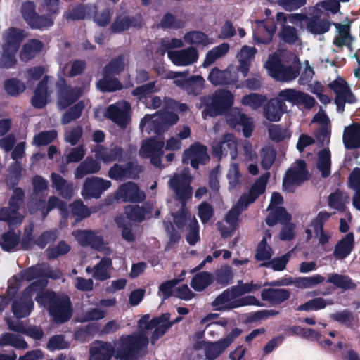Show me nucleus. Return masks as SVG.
<instances>
[{
  "instance_id": "f257e3e1",
  "label": "nucleus",
  "mask_w": 360,
  "mask_h": 360,
  "mask_svg": "<svg viewBox=\"0 0 360 360\" xmlns=\"http://www.w3.org/2000/svg\"><path fill=\"white\" fill-rule=\"evenodd\" d=\"M35 300L40 307L46 308L54 323L63 324L72 316L73 307L70 297L63 292L41 290Z\"/></svg>"
},
{
  "instance_id": "f03ea898",
  "label": "nucleus",
  "mask_w": 360,
  "mask_h": 360,
  "mask_svg": "<svg viewBox=\"0 0 360 360\" xmlns=\"http://www.w3.org/2000/svg\"><path fill=\"white\" fill-rule=\"evenodd\" d=\"M40 7L45 14L39 15L37 13L36 5L33 1H27L22 4V17L31 29L42 30L53 26V15L60 13V0H40Z\"/></svg>"
},
{
  "instance_id": "7ed1b4c3",
  "label": "nucleus",
  "mask_w": 360,
  "mask_h": 360,
  "mask_svg": "<svg viewBox=\"0 0 360 360\" xmlns=\"http://www.w3.org/2000/svg\"><path fill=\"white\" fill-rule=\"evenodd\" d=\"M148 342V338L143 333L122 335L117 341L115 356L119 360H136L137 354Z\"/></svg>"
},
{
  "instance_id": "20e7f679",
  "label": "nucleus",
  "mask_w": 360,
  "mask_h": 360,
  "mask_svg": "<svg viewBox=\"0 0 360 360\" xmlns=\"http://www.w3.org/2000/svg\"><path fill=\"white\" fill-rule=\"evenodd\" d=\"M48 284L46 279L37 280L26 287L20 297L12 303V312L18 319L27 317L34 308L32 297L44 289Z\"/></svg>"
},
{
  "instance_id": "39448f33",
  "label": "nucleus",
  "mask_w": 360,
  "mask_h": 360,
  "mask_svg": "<svg viewBox=\"0 0 360 360\" xmlns=\"http://www.w3.org/2000/svg\"><path fill=\"white\" fill-rule=\"evenodd\" d=\"M234 103L233 94L229 90H218L211 98V102L205 105L202 112L203 117H215L226 114Z\"/></svg>"
},
{
  "instance_id": "423d86ee",
  "label": "nucleus",
  "mask_w": 360,
  "mask_h": 360,
  "mask_svg": "<svg viewBox=\"0 0 360 360\" xmlns=\"http://www.w3.org/2000/svg\"><path fill=\"white\" fill-rule=\"evenodd\" d=\"M242 330L238 328H233L224 338L216 342H198L195 344V348L199 349L204 345L205 354L208 360H214L219 357L230 345L238 338Z\"/></svg>"
},
{
  "instance_id": "0eeeda50",
  "label": "nucleus",
  "mask_w": 360,
  "mask_h": 360,
  "mask_svg": "<svg viewBox=\"0 0 360 360\" xmlns=\"http://www.w3.org/2000/svg\"><path fill=\"white\" fill-rule=\"evenodd\" d=\"M57 105L60 110H65L76 103L83 95L82 87L68 85L65 79L61 77L56 82Z\"/></svg>"
},
{
  "instance_id": "6e6552de",
  "label": "nucleus",
  "mask_w": 360,
  "mask_h": 360,
  "mask_svg": "<svg viewBox=\"0 0 360 360\" xmlns=\"http://www.w3.org/2000/svg\"><path fill=\"white\" fill-rule=\"evenodd\" d=\"M269 75L277 81L290 82L295 79L300 75V68L285 65L280 59L274 58L266 63Z\"/></svg>"
},
{
  "instance_id": "1a4fd4ad",
  "label": "nucleus",
  "mask_w": 360,
  "mask_h": 360,
  "mask_svg": "<svg viewBox=\"0 0 360 360\" xmlns=\"http://www.w3.org/2000/svg\"><path fill=\"white\" fill-rule=\"evenodd\" d=\"M210 160L207 146L200 142L192 143L182 154L183 164H190L195 169H198L200 165H205Z\"/></svg>"
},
{
  "instance_id": "9d476101",
  "label": "nucleus",
  "mask_w": 360,
  "mask_h": 360,
  "mask_svg": "<svg viewBox=\"0 0 360 360\" xmlns=\"http://www.w3.org/2000/svg\"><path fill=\"white\" fill-rule=\"evenodd\" d=\"M224 115L226 122L231 128L238 131L242 128L243 136L245 138L251 136L255 127L251 117L243 113L238 108L229 110Z\"/></svg>"
},
{
  "instance_id": "9b49d317",
  "label": "nucleus",
  "mask_w": 360,
  "mask_h": 360,
  "mask_svg": "<svg viewBox=\"0 0 360 360\" xmlns=\"http://www.w3.org/2000/svg\"><path fill=\"white\" fill-rule=\"evenodd\" d=\"M111 184V181L97 176L88 177L83 184L81 194L84 199H98Z\"/></svg>"
},
{
  "instance_id": "f8f14e48",
  "label": "nucleus",
  "mask_w": 360,
  "mask_h": 360,
  "mask_svg": "<svg viewBox=\"0 0 360 360\" xmlns=\"http://www.w3.org/2000/svg\"><path fill=\"white\" fill-rule=\"evenodd\" d=\"M191 181V176L185 173L174 174L169 181L171 188L181 202H185L192 196Z\"/></svg>"
},
{
  "instance_id": "ddd939ff",
  "label": "nucleus",
  "mask_w": 360,
  "mask_h": 360,
  "mask_svg": "<svg viewBox=\"0 0 360 360\" xmlns=\"http://www.w3.org/2000/svg\"><path fill=\"white\" fill-rule=\"evenodd\" d=\"M144 25L143 16L141 13L135 15H118L110 25V31L112 34H119L128 30L129 28L141 29Z\"/></svg>"
},
{
  "instance_id": "4468645a",
  "label": "nucleus",
  "mask_w": 360,
  "mask_h": 360,
  "mask_svg": "<svg viewBox=\"0 0 360 360\" xmlns=\"http://www.w3.org/2000/svg\"><path fill=\"white\" fill-rule=\"evenodd\" d=\"M115 198L124 202H141L146 199V194L136 184L128 181L118 187Z\"/></svg>"
},
{
  "instance_id": "2eb2a0df",
  "label": "nucleus",
  "mask_w": 360,
  "mask_h": 360,
  "mask_svg": "<svg viewBox=\"0 0 360 360\" xmlns=\"http://www.w3.org/2000/svg\"><path fill=\"white\" fill-rule=\"evenodd\" d=\"M141 169L136 163L129 161L124 165L114 164L108 170V176L115 181H123L127 179H135L139 177Z\"/></svg>"
},
{
  "instance_id": "dca6fc26",
  "label": "nucleus",
  "mask_w": 360,
  "mask_h": 360,
  "mask_svg": "<svg viewBox=\"0 0 360 360\" xmlns=\"http://www.w3.org/2000/svg\"><path fill=\"white\" fill-rule=\"evenodd\" d=\"M154 209L153 202H146L142 206L128 205L124 207V212L126 217L132 222L141 223L146 218L150 219Z\"/></svg>"
},
{
  "instance_id": "f3484780",
  "label": "nucleus",
  "mask_w": 360,
  "mask_h": 360,
  "mask_svg": "<svg viewBox=\"0 0 360 360\" xmlns=\"http://www.w3.org/2000/svg\"><path fill=\"white\" fill-rule=\"evenodd\" d=\"M129 110V104L127 102L122 107L112 104L107 108L105 116L124 129L130 121Z\"/></svg>"
},
{
  "instance_id": "a211bd4d",
  "label": "nucleus",
  "mask_w": 360,
  "mask_h": 360,
  "mask_svg": "<svg viewBox=\"0 0 360 360\" xmlns=\"http://www.w3.org/2000/svg\"><path fill=\"white\" fill-rule=\"evenodd\" d=\"M205 79L201 75H192L188 78L176 79L175 85L191 96H198L202 94L205 87Z\"/></svg>"
},
{
  "instance_id": "6ab92c4d",
  "label": "nucleus",
  "mask_w": 360,
  "mask_h": 360,
  "mask_svg": "<svg viewBox=\"0 0 360 360\" xmlns=\"http://www.w3.org/2000/svg\"><path fill=\"white\" fill-rule=\"evenodd\" d=\"M207 79L215 86L236 85L238 81V76L237 73L232 72L229 68L221 70L217 67H214L210 72Z\"/></svg>"
},
{
  "instance_id": "aec40b11",
  "label": "nucleus",
  "mask_w": 360,
  "mask_h": 360,
  "mask_svg": "<svg viewBox=\"0 0 360 360\" xmlns=\"http://www.w3.org/2000/svg\"><path fill=\"white\" fill-rule=\"evenodd\" d=\"M229 154L233 159L237 155V143L235 137L231 134H224L221 141L215 145L212 149L213 156L219 159L223 156H227Z\"/></svg>"
},
{
  "instance_id": "412c9836",
  "label": "nucleus",
  "mask_w": 360,
  "mask_h": 360,
  "mask_svg": "<svg viewBox=\"0 0 360 360\" xmlns=\"http://www.w3.org/2000/svg\"><path fill=\"white\" fill-rule=\"evenodd\" d=\"M264 116L270 122H278L283 115L287 112V105L283 100L273 98L264 105Z\"/></svg>"
},
{
  "instance_id": "4be33fe9",
  "label": "nucleus",
  "mask_w": 360,
  "mask_h": 360,
  "mask_svg": "<svg viewBox=\"0 0 360 360\" xmlns=\"http://www.w3.org/2000/svg\"><path fill=\"white\" fill-rule=\"evenodd\" d=\"M37 205L41 210L44 218L54 208H58L60 210L63 219H67L70 214L67 202L54 195L50 196L47 202H46L44 199L39 198L37 200Z\"/></svg>"
},
{
  "instance_id": "5701e85b",
  "label": "nucleus",
  "mask_w": 360,
  "mask_h": 360,
  "mask_svg": "<svg viewBox=\"0 0 360 360\" xmlns=\"http://www.w3.org/2000/svg\"><path fill=\"white\" fill-rule=\"evenodd\" d=\"M168 57L174 65L186 66L197 61L198 52L196 48L191 46L179 51H168Z\"/></svg>"
},
{
  "instance_id": "b1692460",
  "label": "nucleus",
  "mask_w": 360,
  "mask_h": 360,
  "mask_svg": "<svg viewBox=\"0 0 360 360\" xmlns=\"http://www.w3.org/2000/svg\"><path fill=\"white\" fill-rule=\"evenodd\" d=\"M51 270L45 271L40 264L32 265L22 270L18 276H13V279L17 282L32 281L34 279L41 280L46 279V278H56V277L52 275Z\"/></svg>"
},
{
  "instance_id": "393cba45",
  "label": "nucleus",
  "mask_w": 360,
  "mask_h": 360,
  "mask_svg": "<svg viewBox=\"0 0 360 360\" xmlns=\"http://www.w3.org/2000/svg\"><path fill=\"white\" fill-rule=\"evenodd\" d=\"M23 40V34L22 31L15 27H10L5 33V43L3 45V49L8 53L11 56L8 59L12 58H15V54Z\"/></svg>"
},
{
  "instance_id": "a878e982",
  "label": "nucleus",
  "mask_w": 360,
  "mask_h": 360,
  "mask_svg": "<svg viewBox=\"0 0 360 360\" xmlns=\"http://www.w3.org/2000/svg\"><path fill=\"white\" fill-rule=\"evenodd\" d=\"M258 30L253 34L257 44H268L273 39L276 30V25L273 20H262L257 21Z\"/></svg>"
},
{
  "instance_id": "bb28decb",
  "label": "nucleus",
  "mask_w": 360,
  "mask_h": 360,
  "mask_svg": "<svg viewBox=\"0 0 360 360\" xmlns=\"http://www.w3.org/2000/svg\"><path fill=\"white\" fill-rule=\"evenodd\" d=\"M74 236L79 243L84 247L90 246L96 250H101L104 244L103 238L91 230H79Z\"/></svg>"
},
{
  "instance_id": "cd10ccee",
  "label": "nucleus",
  "mask_w": 360,
  "mask_h": 360,
  "mask_svg": "<svg viewBox=\"0 0 360 360\" xmlns=\"http://www.w3.org/2000/svg\"><path fill=\"white\" fill-rule=\"evenodd\" d=\"M96 12V6L90 4H79L63 14L67 20L77 21L91 18Z\"/></svg>"
},
{
  "instance_id": "c85d7f7f",
  "label": "nucleus",
  "mask_w": 360,
  "mask_h": 360,
  "mask_svg": "<svg viewBox=\"0 0 360 360\" xmlns=\"http://www.w3.org/2000/svg\"><path fill=\"white\" fill-rule=\"evenodd\" d=\"M139 127L141 130L145 128L146 131L149 133L153 131L158 136L162 135L169 129L160 117L156 114H146L141 120Z\"/></svg>"
},
{
  "instance_id": "c756f323",
  "label": "nucleus",
  "mask_w": 360,
  "mask_h": 360,
  "mask_svg": "<svg viewBox=\"0 0 360 360\" xmlns=\"http://www.w3.org/2000/svg\"><path fill=\"white\" fill-rule=\"evenodd\" d=\"M354 236L352 232L347 233L335 245L333 257L337 260L346 259L354 248Z\"/></svg>"
},
{
  "instance_id": "7c9ffc66",
  "label": "nucleus",
  "mask_w": 360,
  "mask_h": 360,
  "mask_svg": "<svg viewBox=\"0 0 360 360\" xmlns=\"http://www.w3.org/2000/svg\"><path fill=\"white\" fill-rule=\"evenodd\" d=\"M115 352L110 342L98 340L89 349V360H110Z\"/></svg>"
},
{
  "instance_id": "2f4dec72",
  "label": "nucleus",
  "mask_w": 360,
  "mask_h": 360,
  "mask_svg": "<svg viewBox=\"0 0 360 360\" xmlns=\"http://www.w3.org/2000/svg\"><path fill=\"white\" fill-rule=\"evenodd\" d=\"M290 297V291L285 288H264L261 292V297L272 305H279L288 300Z\"/></svg>"
},
{
  "instance_id": "473e14b6",
  "label": "nucleus",
  "mask_w": 360,
  "mask_h": 360,
  "mask_svg": "<svg viewBox=\"0 0 360 360\" xmlns=\"http://www.w3.org/2000/svg\"><path fill=\"white\" fill-rule=\"evenodd\" d=\"M342 139L344 146L347 149L360 148V124L354 123L345 127Z\"/></svg>"
},
{
  "instance_id": "72a5a7b5",
  "label": "nucleus",
  "mask_w": 360,
  "mask_h": 360,
  "mask_svg": "<svg viewBox=\"0 0 360 360\" xmlns=\"http://www.w3.org/2000/svg\"><path fill=\"white\" fill-rule=\"evenodd\" d=\"M333 25L338 33L333 39V44L340 48L350 46L354 40L351 34V22L342 25L340 22H333Z\"/></svg>"
},
{
  "instance_id": "f704fd0d",
  "label": "nucleus",
  "mask_w": 360,
  "mask_h": 360,
  "mask_svg": "<svg viewBox=\"0 0 360 360\" xmlns=\"http://www.w3.org/2000/svg\"><path fill=\"white\" fill-rule=\"evenodd\" d=\"M48 76H45L38 83L31 99L32 106L37 109L43 108L47 103Z\"/></svg>"
},
{
  "instance_id": "c9c22d12",
  "label": "nucleus",
  "mask_w": 360,
  "mask_h": 360,
  "mask_svg": "<svg viewBox=\"0 0 360 360\" xmlns=\"http://www.w3.org/2000/svg\"><path fill=\"white\" fill-rule=\"evenodd\" d=\"M164 141L158 140L155 137H151L144 141L141 146L139 155L143 158H148L149 156L163 152Z\"/></svg>"
},
{
  "instance_id": "e433bc0d",
  "label": "nucleus",
  "mask_w": 360,
  "mask_h": 360,
  "mask_svg": "<svg viewBox=\"0 0 360 360\" xmlns=\"http://www.w3.org/2000/svg\"><path fill=\"white\" fill-rule=\"evenodd\" d=\"M307 179H309V176H304L302 174V172L297 171L296 168H289L283 179V188L284 191L293 192V185H300Z\"/></svg>"
},
{
  "instance_id": "4c0bfd02",
  "label": "nucleus",
  "mask_w": 360,
  "mask_h": 360,
  "mask_svg": "<svg viewBox=\"0 0 360 360\" xmlns=\"http://www.w3.org/2000/svg\"><path fill=\"white\" fill-rule=\"evenodd\" d=\"M44 44L39 39H30L24 44L20 53L21 60L27 62L34 58L43 49Z\"/></svg>"
},
{
  "instance_id": "58836bf2",
  "label": "nucleus",
  "mask_w": 360,
  "mask_h": 360,
  "mask_svg": "<svg viewBox=\"0 0 360 360\" xmlns=\"http://www.w3.org/2000/svg\"><path fill=\"white\" fill-rule=\"evenodd\" d=\"M123 155V148L118 146H115L110 150L103 146H98L96 151V157L104 162H112L115 160L120 161L122 158Z\"/></svg>"
},
{
  "instance_id": "ea45409f",
  "label": "nucleus",
  "mask_w": 360,
  "mask_h": 360,
  "mask_svg": "<svg viewBox=\"0 0 360 360\" xmlns=\"http://www.w3.org/2000/svg\"><path fill=\"white\" fill-rule=\"evenodd\" d=\"M169 320V314L168 313L162 314L161 316L154 317L150 320L149 314L143 315L138 321V327L140 333H143L146 335V332L154 330L159 323L167 322Z\"/></svg>"
},
{
  "instance_id": "a19ab883",
  "label": "nucleus",
  "mask_w": 360,
  "mask_h": 360,
  "mask_svg": "<svg viewBox=\"0 0 360 360\" xmlns=\"http://www.w3.org/2000/svg\"><path fill=\"white\" fill-rule=\"evenodd\" d=\"M333 22L318 15L310 17L307 22V30L313 34H323L330 30Z\"/></svg>"
},
{
  "instance_id": "79ce46f5",
  "label": "nucleus",
  "mask_w": 360,
  "mask_h": 360,
  "mask_svg": "<svg viewBox=\"0 0 360 360\" xmlns=\"http://www.w3.org/2000/svg\"><path fill=\"white\" fill-rule=\"evenodd\" d=\"M20 242V231L15 233L14 228H11L8 231L1 235L0 246L4 251L11 252L19 245Z\"/></svg>"
},
{
  "instance_id": "37998d69",
  "label": "nucleus",
  "mask_w": 360,
  "mask_h": 360,
  "mask_svg": "<svg viewBox=\"0 0 360 360\" xmlns=\"http://www.w3.org/2000/svg\"><path fill=\"white\" fill-rule=\"evenodd\" d=\"M100 169V163L89 156L77 167L75 176L76 179H82L87 174L97 173Z\"/></svg>"
},
{
  "instance_id": "c03bdc74",
  "label": "nucleus",
  "mask_w": 360,
  "mask_h": 360,
  "mask_svg": "<svg viewBox=\"0 0 360 360\" xmlns=\"http://www.w3.org/2000/svg\"><path fill=\"white\" fill-rule=\"evenodd\" d=\"M5 346H11L18 349H26L29 347L21 335L11 333H4L0 335V347Z\"/></svg>"
},
{
  "instance_id": "a18cd8bd",
  "label": "nucleus",
  "mask_w": 360,
  "mask_h": 360,
  "mask_svg": "<svg viewBox=\"0 0 360 360\" xmlns=\"http://www.w3.org/2000/svg\"><path fill=\"white\" fill-rule=\"evenodd\" d=\"M291 215L283 207H276L271 208V211L268 214L265 221L269 226H273L278 222L285 224L290 222Z\"/></svg>"
},
{
  "instance_id": "49530a36",
  "label": "nucleus",
  "mask_w": 360,
  "mask_h": 360,
  "mask_svg": "<svg viewBox=\"0 0 360 360\" xmlns=\"http://www.w3.org/2000/svg\"><path fill=\"white\" fill-rule=\"evenodd\" d=\"M53 186L65 198H70L72 194V184H69L60 174L53 172L51 174Z\"/></svg>"
},
{
  "instance_id": "de8ad7c7",
  "label": "nucleus",
  "mask_w": 360,
  "mask_h": 360,
  "mask_svg": "<svg viewBox=\"0 0 360 360\" xmlns=\"http://www.w3.org/2000/svg\"><path fill=\"white\" fill-rule=\"evenodd\" d=\"M214 277L212 273L201 271L197 273L192 278L191 286L197 292H201L213 283Z\"/></svg>"
},
{
  "instance_id": "09e8293b",
  "label": "nucleus",
  "mask_w": 360,
  "mask_h": 360,
  "mask_svg": "<svg viewBox=\"0 0 360 360\" xmlns=\"http://www.w3.org/2000/svg\"><path fill=\"white\" fill-rule=\"evenodd\" d=\"M331 155L328 148H323L318 153L317 168L323 178H327L330 174Z\"/></svg>"
},
{
  "instance_id": "8fccbe9b",
  "label": "nucleus",
  "mask_w": 360,
  "mask_h": 360,
  "mask_svg": "<svg viewBox=\"0 0 360 360\" xmlns=\"http://www.w3.org/2000/svg\"><path fill=\"white\" fill-rule=\"evenodd\" d=\"M328 283L333 284L336 288L346 290H353L356 288V285L352 281L347 275H342L337 273L331 274L327 279Z\"/></svg>"
},
{
  "instance_id": "3c124183",
  "label": "nucleus",
  "mask_w": 360,
  "mask_h": 360,
  "mask_svg": "<svg viewBox=\"0 0 360 360\" xmlns=\"http://www.w3.org/2000/svg\"><path fill=\"white\" fill-rule=\"evenodd\" d=\"M85 108L84 101H79L72 106H70L61 117V123L63 124H68L72 121L79 119Z\"/></svg>"
},
{
  "instance_id": "603ef678",
  "label": "nucleus",
  "mask_w": 360,
  "mask_h": 360,
  "mask_svg": "<svg viewBox=\"0 0 360 360\" xmlns=\"http://www.w3.org/2000/svg\"><path fill=\"white\" fill-rule=\"evenodd\" d=\"M112 262L110 257H103L94 267L93 276L101 281H105L110 277L108 270L112 266Z\"/></svg>"
},
{
  "instance_id": "864d4df0",
  "label": "nucleus",
  "mask_w": 360,
  "mask_h": 360,
  "mask_svg": "<svg viewBox=\"0 0 360 360\" xmlns=\"http://www.w3.org/2000/svg\"><path fill=\"white\" fill-rule=\"evenodd\" d=\"M124 58L120 55L112 58L103 70V75L105 77L120 75L124 69Z\"/></svg>"
},
{
  "instance_id": "5fc2aeb1",
  "label": "nucleus",
  "mask_w": 360,
  "mask_h": 360,
  "mask_svg": "<svg viewBox=\"0 0 360 360\" xmlns=\"http://www.w3.org/2000/svg\"><path fill=\"white\" fill-rule=\"evenodd\" d=\"M156 81H153L139 86L132 90L131 95L136 97L139 101H141L143 98L145 100L149 98L152 94L159 91L156 86Z\"/></svg>"
},
{
  "instance_id": "6e6d98bb",
  "label": "nucleus",
  "mask_w": 360,
  "mask_h": 360,
  "mask_svg": "<svg viewBox=\"0 0 360 360\" xmlns=\"http://www.w3.org/2000/svg\"><path fill=\"white\" fill-rule=\"evenodd\" d=\"M99 89L103 92H113L121 90L123 85L121 82L115 77L111 76H103L97 83Z\"/></svg>"
},
{
  "instance_id": "4d7b16f0",
  "label": "nucleus",
  "mask_w": 360,
  "mask_h": 360,
  "mask_svg": "<svg viewBox=\"0 0 360 360\" xmlns=\"http://www.w3.org/2000/svg\"><path fill=\"white\" fill-rule=\"evenodd\" d=\"M72 216L75 218V223H78L90 216L91 212L89 207L80 200H75L70 205Z\"/></svg>"
},
{
  "instance_id": "13d9d810",
  "label": "nucleus",
  "mask_w": 360,
  "mask_h": 360,
  "mask_svg": "<svg viewBox=\"0 0 360 360\" xmlns=\"http://www.w3.org/2000/svg\"><path fill=\"white\" fill-rule=\"evenodd\" d=\"M278 35L281 41L290 45L295 44L299 39L297 30L290 25H283Z\"/></svg>"
},
{
  "instance_id": "bf43d9fd",
  "label": "nucleus",
  "mask_w": 360,
  "mask_h": 360,
  "mask_svg": "<svg viewBox=\"0 0 360 360\" xmlns=\"http://www.w3.org/2000/svg\"><path fill=\"white\" fill-rule=\"evenodd\" d=\"M269 136L271 140L279 143L291 137V131L283 128L281 124H271L268 129Z\"/></svg>"
},
{
  "instance_id": "052dcab7",
  "label": "nucleus",
  "mask_w": 360,
  "mask_h": 360,
  "mask_svg": "<svg viewBox=\"0 0 360 360\" xmlns=\"http://www.w3.org/2000/svg\"><path fill=\"white\" fill-rule=\"evenodd\" d=\"M267 98L264 95L250 93L242 97L241 103L243 105L249 106L254 110H256L264 105Z\"/></svg>"
},
{
  "instance_id": "680f3d73",
  "label": "nucleus",
  "mask_w": 360,
  "mask_h": 360,
  "mask_svg": "<svg viewBox=\"0 0 360 360\" xmlns=\"http://www.w3.org/2000/svg\"><path fill=\"white\" fill-rule=\"evenodd\" d=\"M25 193L22 188H15L13 191V194L8 200V207L11 209L13 213H18L21 206L24 204Z\"/></svg>"
},
{
  "instance_id": "e2e57ef3",
  "label": "nucleus",
  "mask_w": 360,
  "mask_h": 360,
  "mask_svg": "<svg viewBox=\"0 0 360 360\" xmlns=\"http://www.w3.org/2000/svg\"><path fill=\"white\" fill-rule=\"evenodd\" d=\"M4 89L8 94L18 96L25 90V85L17 78L7 79L4 82Z\"/></svg>"
},
{
  "instance_id": "0e129e2a",
  "label": "nucleus",
  "mask_w": 360,
  "mask_h": 360,
  "mask_svg": "<svg viewBox=\"0 0 360 360\" xmlns=\"http://www.w3.org/2000/svg\"><path fill=\"white\" fill-rule=\"evenodd\" d=\"M233 273L229 265H224L215 271V280L218 284L226 286L232 282Z\"/></svg>"
},
{
  "instance_id": "69168bd1",
  "label": "nucleus",
  "mask_w": 360,
  "mask_h": 360,
  "mask_svg": "<svg viewBox=\"0 0 360 360\" xmlns=\"http://www.w3.org/2000/svg\"><path fill=\"white\" fill-rule=\"evenodd\" d=\"M184 39L190 44L207 46L210 43L207 35L201 31H190L185 34Z\"/></svg>"
},
{
  "instance_id": "338daca9",
  "label": "nucleus",
  "mask_w": 360,
  "mask_h": 360,
  "mask_svg": "<svg viewBox=\"0 0 360 360\" xmlns=\"http://www.w3.org/2000/svg\"><path fill=\"white\" fill-rule=\"evenodd\" d=\"M179 282L180 280L174 278L166 281L159 285L158 295L162 297V302L174 296V288Z\"/></svg>"
},
{
  "instance_id": "774afa93",
  "label": "nucleus",
  "mask_w": 360,
  "mask_h": 360,
  "mask_svg": "<svg viewBox=\"0 0 360 360\" xmlns=\"http://www.w3.org/2000/svg\"><path fill=\"white\" fill-rule=\"evenodd\" d=\"M273 252L271 248L268 245L266 238L263 237L259 243L255 258L257 261H267L272 257Z\"/></svg>"
}]
</instances>
